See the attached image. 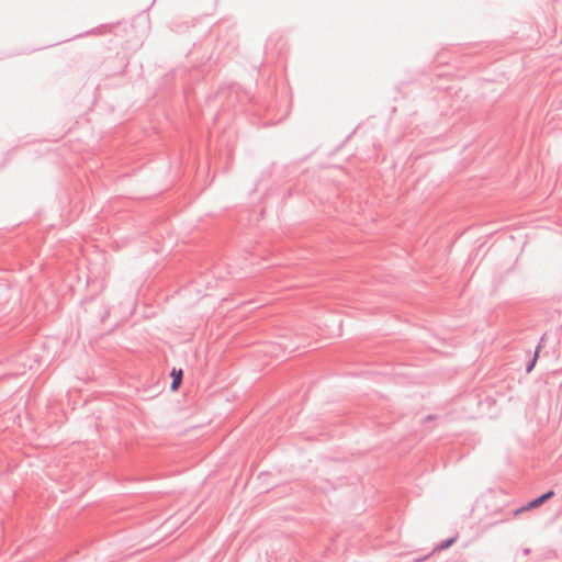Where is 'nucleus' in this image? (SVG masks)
Masks as SVG:
<instances>
[{"mask_svg":"<svg viewBox=\"0 0 562 562\" xmlns=\"http://www.w3.org/2000/svg\"><path fill=\"white\" fill-rule=\"evenodd\" d=\"M166 524L167 522H164L162 525H160L159 527L150 530L147 535L148 538H153L154 541H160L165 538H167L171 532L166 530Z\"/></svg>","mask_w":562,"mask_h":562,"instance_id":"nucleus-1","label":"nucleus"},{"mask_svg":"<svg viewBox=\"0 0 562 562\" xmlns=\"http://www.w3.org/2000/svg\"><path fill=\"white\" fill-rule=\"evenodd\" d=\"M172 376V383H171V390L175 392L179 389L182 380V371L173 369L171 372Z\"/></svg>","mask_w":562,"mask_h":562,"instance_id":"nucleus-2","label":"nucleus"},{"mask_svg":"<svg viewBox=\"0 0 562 562\" xmlns=\"http://www.w3.org/2000/svg\"><path fill=\"white\" fill-rule=\"evenodd\" d=\"M552 496H553V492L550 491V492L541 495L540 497L533 499L532 502H530L528 505V508H536V507L540 506L542 503H544L547 499L551 498Z\"/></svg>","mask_w":562,"mask_h":562,"instance_id":"nucleus-3","label":"nucleus"},{"mask_svg":"<svg viewBox=\"0 0 562 562\" xmlns=\"http://www.w3.org/2000/svg\"><path fill=\"white\" fill-rule=\"evenodd\" d=\"M452 542H453V540H449V541L447 542L446 547H448V546H449L450 543H452Z\"/></svg>","mask_w":562,"mask_h":562,"instance_id":"nucleus-4","label":"nucleus"}]
</instances>
